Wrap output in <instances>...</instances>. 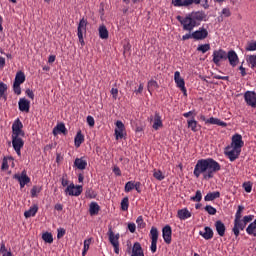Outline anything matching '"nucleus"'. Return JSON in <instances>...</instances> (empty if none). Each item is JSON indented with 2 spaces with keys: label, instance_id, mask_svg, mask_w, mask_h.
<instances>
[{
  "label": "nucleus",
  "instance_id": "1",
  "mask_svg": "<svg viewBox=\"0 0 256 256\" xmlns=\"http://www.w3.org/2000/svg\"><path fill=\"white\" fill-rule=\"evenodd\" d=\"M219 171H221V164H219V162L213 158H206L197 161L194 167L193 175L197 179H199V177L202 175L203 179L209 181V179H213L215 174Z\"/></svg>",
  "mask_w": 256,
  "mask_h": 256
},
{
  "label": "nucleus",
  "instance_id": "2",
  "mask_svg": "<svg viewBox=\"0 0 256 256\" xmlns=\"http://www.w3.org/2000/svg\"><path fill=\"white\" fill-rule=\"evenodd\" d=\"M25 137V131H23V122L18 118L12 124V147L18 157H21V149L25 147V141L23 140Z\"/></svg>",
  "mask_w": 256,
  "mask_h": 256
},
{
  "label": "nucleus",
  "instance_id": "3",
  "mask_svg": "<svg viewBox=\"0 0 256 256\" xmlns=\"http://www.w3.org/2000/svg\"><path fill=\"white\" fill-rule=\"evenodd\" d=\"M242 214L235 213L234 227L232 229L235 237H239L240 231H244L248 223L255 219V215H246L243 218Z\"/></svg>",
  "mask_w": 256,
  "mask_h": 256
},
{
  "label": "nucleus",
  "instance_id": "4",
  "mask_svg": "<svg viewBox=\"0 0 256 256\" xmlns=\"http://www.w3.org/2000/svg\"><path fill=\"white\" fill-rule=\"evenodd\" d=\"M177 21L181 24L183 31H188L191 33L195 27H199V22H195L191 14L186 15L185 17L178 15L176 16Z\"/></svg>",
  "mask_w": 256,
  "mask_h": 256
},
{
  "label": "nucleus",
  "instance_id": "5",
  "mask_svg": "<svg viewBox=\"0 0 256 256\" xmlns=\"http://www.w3.org/2000/svg\"><path fill=\"white\" fill-rule=\"evenodd\" d=\"M107 235H108L110 244L112 245V247H114V253H116V255H119V238H120L119 233L115 234L113 232V227L110 226L108 228Z\"/></svg>",
  "mask_w": 256,
  "mask_h": 256
},
{
  "label": "nucleus",
  "instance_id": "6",
  "mask_svg": "<svg viewBox=\"0 0 256 256\" xmlns=\"http://www.w3.org/2000/svg\"><path fill=\"white\" fill-rule=\"evenodd\" d=\"M212 57L213 63L219 67V65H221V61H227V52L223 49L214 50Z\"/></svg>",
  "mask_w": 256,
  "mask_h": 256
},
{
  "label": "nucleus",
  "instance_id": "7",
  "mask_svg": "<svg viewBox=\"0 0 256 256\" xmlns=\"http://www.w3.org/2000/svg\"><path fill=\"white\" fill-rule=\"evenodd\" d=\"M116 128L114 130V135L116 137V140L119 141V139H124V137H127V131L125 130V124L121 120H117Z\"/></svg>",
  "mask_w": 256,
  "mask_h": 256
},
{
  "label": "nucleus",
  "instance_id": "8",
  "mask_svg": "<svg viewBox=\"0 0 256 256\" xmlns=\"http://www.w3.org/2000/svg\"><path fill=\"white\" fill-rule=\"evenodd\" d=\"M85 33H87V20L82 18L77 28V35L81 45H85V40L83 39V35H85Z\"/></svg>",
  "mask_w": 256,
  "mask_h": 256
},
{
  "label": "nucleus",
  "instance_id": "9",
  "mask_svg": "<svg viewBox=\"0 0 256 256\" xmlns=\"http://www.w3.org/2000/svg\"><path fill=\"white\" fill-rule=\"evenodd\" d=\"M151 246L150 251L157 253V241H159V230L156 227H152L150 230Z\"/></svg>",
  "mask_w": 256,
  "mask_h": 256
},
{
  "label": "nucleus",
  "instance_id": "10",
  "mask_svg": "<svg viewBox=\"0 0 256 256\" xmlns=\"http://www.w3.org/2000/svg\"><path fill=\"white\" fill-rule=\"evenodd\" d=\"M224 155L229 159V161H237L239 155H241V150L235 149L231 146H227L224 151Z\"/></svg>",
  "mask_w": 256,
  "mask_h": 256
},
{
  "label": "nucleus",
  "instance_id": "11",
  "mask_svg": "<svg viewBox=\"0 0 256 256\" xmlns=\"http://www.w3.org/2000/svg\"><path fill=\"white\" fill-rule=\"evenodd\" d=\"M13 179L19 182L20 189H23L25 185H29L31 183V178L27 175V171L23 170L21 174H14Z\"/></svg>",
  "mask_w": 256,
  "mask_h": 256
},
{
  "label": "nucleus",
  "instance_id": "12",
  "mask_svg": "<svg viewBox=\"0 0 256 256\" xmlns=\"http://www.w3.org/2000/svg\"><path fill=\"white\" fill-rule=\"evenodd\" d=\"M174 81L176 83V87L182 91L183 95L187 97V88L185 87V79L181 77V72L176 71L174 73Z\"/></svg>",
  "mask_w": 256,
  "mask_h": 256
},
{
  "label": "nucleus",
  "instance_id": "13",
  "mask_svg": "<svg viewBox=\"0 0 256 256\" xmlns=\"http://www.w3.org/2000/svg\"><path fill=\"white\" fill-rule=\"evenodd\" d=\"M65 193L69 194L70 197H79V195L83 193V186L81 185L75 186V184L71 183L66 187Z\"/></svg>",
  "mask_w": 256,
  "mask_h": 256
},
{
  "label": "nucleus",
  "instance_id": "14",
  "mask_svg": "<svg viewBox=\"0 0 256 256\" xmlns=\"http://www.w3.org/2000/svg\"><path fill=\"white\" fill-rule=\"evenodd\" d=\"M244 101L248 105V107H252V109H256V93H255V91H246L244 93Z\"/></svg>",
  "mask_w": 256,
  "mask_h": 256
},
{
  "label": "nucleus",
  "instance_id": "15",
  "mask_svg": "<svg viewBox=\"0 0 256 256\" xmlns=\"http://www.w3.org/2000/svg\"><path fill=\"white\" fill-rule=\"evenodd\" d=\"M201 0H172L174 7H191V5H200Z\"/></svg>",
  "mask_w": 256,
  "mask_h": 256
},
{
  "label": "nucleus",
  "instance_id": "16",
  "mask_svg": "<svg viewBox=\"0 0 256 256\" xmlns=\"http://www.w3.org/2000/svg\"><path fill=\"white\" fill-rule=\"evenodd\" d=\"M150 121H153L152 129H154V131H159L163 128V119L159 112H155L154 116L150 117Z\"/></svg>",
  "mask_w": 256,
  "mask_h": 256
},
{
  "label": "nucleus",
  "instance_id": "17",
  "mask_svg": "<svg viewBox=\"0 0 256 256\" xmlns=\"http://www.w3.org/2000/svg\"><path fill=\"white\" fill-rule=\"evenodd\" d=\"M245 145V142L243 141V136L241 134H234L232 136V142L230 144V147L238 149L241 151V148Z\"/></svg>",
  "mask_w": 256,
  "mask_h": 256
},
{
  "label": "nucleus",
  "instance_id": "18",
  "mask_svg": "<svg viewBox=\"0 0 256 256\" xmlns=\"http://www.w3.org/2000/svg\"><path fill=\"white\" fill-rule=\"evenodd\" d=\"M192 36L195 41H203V39H207V37H209V31L200 27L198 30L192 32Z\"/></svg>",
  "mask_w": 256,
  "mask_h": 256
},
{
  "label": "nucleus",
  "instance_id": "19",
  "mask_svg": "<svg viewBox=\"0 0 256 256\" xmlns=\"http://www.w3.org/2000/svg\"><path fill=\"white\" fill-rule=\"evenodd\" d=\"M172 235H173V229L169 225H166L165 227H163L162 237L164 239V243H166L167 245H171Z\"/></svg>",
  "mask_w": 256,
  "mask_h": 256
},
{
  "label": "nucleus",
  "instance_id": "20",
  "mask_svg": "<svg viewBox=\"0 0 256 256\" xmlns=\"http://www.w3.org/2000/svg\"><path fill=\"white\" fill-rule=\"evenodd\" d=\"M227 59L231 67H237V65L239 64V56L234 50H230L226 53V60Z\"/></svg>",
  "mask_w": 256,
  "mask_h": 256
},
{
  "label": "nucleus",
  "instance_id": "21",
  "mask_svg": "<svg viewBox=\"0 0 256 256\" xmlns=\"http://www.w3.org/2000/svg\"><path fill=\"white\" fill-rule=\"evenodd\" d=\"M19 111L22 113H29V109H31V101L26 98H20L18 102Z\"/></svg>",
  "mask_w": 256,
  "mask_h": 256
},
{
  "label": "nucleus",
  "instance_id": "22",
  "mask_svg": "<svg viewBox=\"0 0 256 256\" xmlns=\"http://www.w3.org/2000/svg\"><path fill=\"white\" fill-rule=\"evenodd\" d=\"M74 167L80 171H85L87 169V160H85V157L76 158L74 160Z\"/></svg>",
  "mask_w": 256,
  "mask_h": 256
},
{
  "label": "nucleus",
  "instance_id": "23",
  "mask_svg": "<svg viewBox=\"0 0 256 256\" xmlns=\"http://www.w3.org/2000/svg\"><path fill=\"white\" fill-rule=\"evenodd\" d=\"M177 217L178 219H180V221H185L187 219H190L191 212L187 208L180 209L177 212Z\"/></svg>",
  "mask_w": 256,
  "mask_h": 256
},
{
  "label": "nucleus",
  "instance_id": "24",
  "mask_svg": "<svg viewBox=\"0 0 256 256\" xmlns=\"http://www.w3.org/2000/svg\"><path fill=\"white\" fill-rule=\"evenodd\" d=\"M187 124H188V129H191L193 133H197V131L201 129V125H199L197 120H195V116H193L191 120H187Z\"/></svg>",
  "mask_w": 256,
  "mask_h": 256
},
{
  "label": "nucleus",
  "instance_id": "25",
  "mask_svg": "<svg viewBox=\"0 0 256 256\" xmlns=\"http://www.w3.org/2000/svg\"><path fill=\"white\" fill-rule=\"evenodd\" d=\"M215 227L218 235L220 237H225V231H227V228L225 227V224L221 220L215 222Z\"/></svg>",
  "mask_w": 256,
  "mask_h": 256
},
{
  "label": "nucleus",
  "instance_id": "26",
  "mask_svg": "<svg viewBox=\"0 0 256 256\" xmlns=\"http://www.w3.org/2000/svg\"><path fill=\"white\" fill-rule=\"evenodd\" d=\"M189 15L192 16V19L195 21V23H199L207 17L203 11L192 12Z\"/></svg>",
  "mask_w": 256,
  "mask_h": 256
},
{
  "label": "nucleus",
  "instance_id": "27",
  "mask_svg": "<svg viewBox=\"0 0 256 256\" xmlns=\"http://www.w3.org/2000/svg\"><path fill=\"white\" fill-rule=\"evenodd\" d=\"M199 235H201L203 239H206V241H209V239H213V229H211L209 226H206L204 228V232L200 231Z\"/></svg>",
  "mask_w": 256,
  "mask_h": 256
},
{
  "label": "nucleus",
  "instance_id": "28",
  "mask_svg": "<svg viewBox=\"0 0 256 256\" xmlns=\"http://www.w3.org/2000/svg\"><path fill=\"white\" fill-rule=\"evenodd\" d=\"M99 211H101V206H99L97 202H91L89 206V214L91 217L99 215Z\"/></svg>",
  "mask_w": 256,
  "mask_h": 256
},
{
  "label": "nucleus",
  "instance_id": "29",
  "mask_svg": "<svg viewBox=\"0 0 256 256\" xmlns=\"http://www.w3.org/2000/svg\"><path fill=\"white\" fill-rule=\"evenodd\" d=\"M218 125L219 127H227L226 122L221 121L219 118L210 117L208 120H206V125Z\"/></svg>",
  "mask_w": 256,
  "mask_h": 256
},
{
  "label": "nucleus",
  "instance_id": "30",
  "mask_svg": "<svg viewBox=\"0 0 256 256\" xmlns=\"http://www.w3.org/2000/svg\"><path fill=\"white\" fill-rule=\"evenodd\" d=\"M38 211H39V206H37V204H34L32 207L29 208L28 211L24 212V217L26 219H29V217H35Z\"/></svg>",
  "mask_w": 256,
  "mask_h": 256
},
{
  "label": "nucleus",
  "instance_id": "31",
  "mask_svg": "<svg viewBox=\"0 0 256 256\" xmlns=\"http://www.w3.org/2000/svg\"><path fill=\"white\" fill-rule=\"evenodd\" d=\"M59 133H63V135H67V128L64 123L57 124V126L53 129V135H59Z\"/></svg>",
  "mask_w": 256,
  "mask_h": 256
},
{
  "label": "nucleus",
  "instance_id": "32",
  "mask_svg": "<svg viewBox=\"0 0 256 256\" xmlns=\"http://www.w3.org/2000/svg\"><path fill=\"white\" fill-rule=\"evenodd\" d=\"M219 197H221V192H219V191L209 192L204 197V201H215V199H219Z\"/></svg>",
  "mask_w": 256,
  "mask_h": 256
},
{
  "label": "nucleus",
  "instance_id": "33",
  "mask_svg": "<svg viewBox=\"0 0 256 256\" xmlns=\"http://www.w3.org/2000/svg\"><path fill=\"white\" fill-rule=\"evenodd\" d=\"M85 141V136L81 133V131L77 132L74 138L75 147H81V144Z\"/></svg>",
  "mask_w": 256,
  "mask_h": 256
},
{
  "label": "nucleus",
  "instance_id": "34",
  "mask_svg": "<svg viewBox=\"0 0 256 256\" xmlns=\"http://www.w3.org/2000/svg\"><path fill=\"white\" fill-rule=\"evenodd\" d=\"M100 39H109V30L105 25H101L98 29Z\"/></svg>",
  "mask_w": 256,
  "mask_h": 256
},
{
  "label": "nucleus",
  "instance_id": "35",
  "mask_svg": "<svg viewBox=\"0 0 256 256\" xmlns=\"http://www.w3.org/2000/svg\"><path fill=\"white\" fill-rule=\"evenodd\" d=\"M14 83L17 85H22V83H25V73L23 71L16 73Z\"/></svg>",
  "mask_w": 256,
  "mask_h": 256
},
{
  "label": "nucleus",
  "instance_id": "36",
  "mask_svg": "<svg viewBox=\"0 0 256 256\" xmlns=\"http://www.w3.org/2000/svg\"><path fill=\"white\" fill-rule=\"evenodd\" d=\"M147 89L149 93H152V91H155V89H159V84L155 80L148 81Z\"/></svg>",
  "mask_w": 256,
  "mask_h": 256
},
{
  "label": "nucleus",
  "instance_id": "37",
  "mask_svg": "<svg viewBox=\"0 0 256 256\" xmlns=\"http://www.w3.org/2000/svg\"><path fill=\"white\" fill-rule=\"evenodd\" d=\"M7 84L0 82V97H3L4 101H7Z\"/></svg>",
  "mask_w": 256,
  "mask_h": 256
},
{
  "label": "nucleus",
  "instance_id": "38",
  "mask_svg": "<svg viewBox=\"0 0 256 256\" xmlns=\"http://www.w3.org/2000/svg\"><path fill=\"white\" fill-rule=\"evenodd\" d=\"M246 61L251 65V69H256V55H247Z\"/></svg>",
  "mask_w": 256,
  "mask_h": 256
},
{
  "label": "nucleus",
  "instance_id": "39",
  "mask_svg": "<svg viewBox=\"0 0 256 256\" xmlns=\"http://www.w3.org/2000/svg\"><path fill=\"white\" fill-rule=\"evenodd\" d=\"M92 241H93V238H88V239L84 240L82 256L87 255V251H89V247H90Z\"/></svg>",
  "mask_w": 256,
  "mask_h": 256
},
{
  "label": "nucleus",
  "instance_id": "40",
  "mask_svg": "<svg viewBox=\"0 0 256 256\" xmlns=\"http://www.w3.org/2000/svg\"><path fill=\"white\" fill-rule=\"evenodd\" d=\"M42 239L45 243H53V234L49 233V232H45L42 234Z\"/></svg>",
  "mask_w": 256,
  "mask_h": 256
},
{
  "label": "nucleus",
  "instance_id": "41",
  "mask_svg": "<svg viewBox=\"0 0 256 256\" xmlns=\"http://www.w3.org/2000/svg\"><path fill=\"white\" fill-rule=\"evenodd\" d=\"M133 189H135V182L134 181H128L125 184V187H124L125 193H131V191H133Z\"/></svg>",
  "mask_w": 256,
  "mask_h": 256
},
{
  "label": "nucleus",
  "instance_id": "42",
  "mask_svg": "<svg viewBox=\"0 0 256 256\" xmlns=\"http://www.w3.org/2000/svg\"><path fill=\"white\" fill-rule=\"evenodd\" d=\"M245 51H256V41H248L245 46Z\"/></svg>",
  "mask_w": 256,
  "mask_h": 256
},
{
  "label": "nucleus",
  "instance_id": "43",
  "mask_svg": "<svg viewBox=\"0 0 256 256\" xmlns=\"http://www.w3.org/2000/svg\"><path fill=\"white\" fill-rule=\"evenodd\" d=\"M121 210L128 211L129 210V197H124L121 201Z\"/></svg>",
  "mask_w": 256,
  "mask_h": 256
},
{
  "label": "nucleus",
  "instance_id": "44",
  "mask_svg": "<svg viewBox=\"0 0 256 256\" xmlns=\"http://www.w3.org/2000/svg\"><path fill=\"white\" fill-rule=\"evenodd\" d=\"M197 51H200L201 53H207V51H211V45L201 44L197 47Z\"/></svg>",
  "mask_w": 256,
  "mask_h": 256
},
{
  "label": "nucleus",
  "instance_id": "45",
  "mask_svg": "<svg viewBox=\"0 0 256 256\" xmlns=\"http://www.w3.org/2000/svg\"><path fill=\"white\" fill-rule=\"evenodd\" d=\"M201 199H203V194L201 193V190H197L195 196H192L190 198L191 201H194L196 203H200Z\"/></svg>",
  "mask_w": 256,
  "mask_h": 256
},
{
  "label": "nucleus",
  "instance_id": "46",
  "mask_svg": "<svg viewBox=\"0 0 256 256\" xmlns=\"http://www.w3.org/2000/svg\"><path fill=\"white\" fill-rule=\"evenodd\" d=\"M153 177L157 179V181H163L165 179V175L161 170H154Z\"/></svg>",
  "mask_w": 256,
  "mask_h": 256
},
{
  "label": "nucleus",
  "instance_id": "47",
  "mask_svg": "<svg viewBox=\"0 0 256 256\" xmlns=\"http://www.w3.org/2000/svg\"><path fill=\"white\" fill-rule=\"evenodd\" d=\"M85 195H86L87 199H95L97 197V193L94 192V190L91 188H88L86 190Z\"/></svg>",
  "mask_w": 256,
  "mask_h": 256
},
{
  "label": "nucleus",
  "instance_id": "48",
  "mask_svg": "<svg viewBox=\"0 0 256 256\" xmlns=\"http://www.w3.org/2000/svg\"><path fill=\"white\" fill-rule=\"evenodd\" d=\"M204 209L208 215H217V209L211 205H206Z\"/></svg>",
  "mask_w": 256,
  "mask_h": 256
},
{
  "label": "nucleus",
  "instance_id": "49",
  "mask_svg": "<svg viewBox=\"0 0 256 256\" xmlns=\"http://www.w3.org/2000/svg\"><path fill=\"white\" fill-rule=\"evenodd\" d=\"M136 223L138 225V228L139 229H145L146 227V223L145 221L143 220V216H139L137 219H136Z\"/></svg>",
  "mask_w": 256,
  "mask_h": 256
},
{
  "label": "nucleus",
  "instance_id": "50",
  "mask_svg": "<svg viewBox=\"0 0 256 256\" xmlns=\"http://www.w3.org/2000/svg\"><path fill=\"white\" fill-rule=\"evenodd\" d=\"M243 189L246 191V193H251V191H253V185L251 182H245L243 184Z\"/></svg>",
  "mask_w": 256,
  "mask_h": 256
},
{
  "label": "nucleus",
  "instance_id": "51",
  "mask_svg": "<svg viewBox=\"0 0 256 256\" xmlns=\"http://www.w3.org/2000/svg\"><path fill=\"white\" fill-rule=\"evenodd\" d=\"M143 252V249L141 248V244L139 242L134 243L132 253H139Z\"/></svg>",
  "mask_w": 256,
  "mask_h": 256
},
{
  "label": "nucleus",
  "instance_id": "52",
  "mask_svg": "<svg viewBox=\"0 0 256 256\" xmlns=\"http://www.w3.org/2000/svg\"><path fill=\"white\" fill-rule=\"evenodd\" d=\"M62 187H67L69 185V178H67V174H63L61 178Z\"/></svg>",
  "mask_w": 256,
  "mask_h": 256
},
{
  "label": "nucleus",
  "instance_id": "53",
  "mask_svg": "<svg viewBox=\"0 0 256 256\" xmlns=\"http://www.w3.org/2000/svg\"><path fill=\"white\" fill-rule=\"evenodd\" d=\"M13 91L16 95H21V84H13Z\"/></svg>",
  "mask_w": 256,
  "mask_h": 256
},
{
  "label": "nucleus",
  "instance_id": "54",
  "mask_svg": "<svg viewBox=\"0 0 256 256\" xmlns=\"http://www.w3.org/2000/svg\"><path fill=\"white\" fill-rule=\"evenodd\" d=\"M65 229L64 228H58L57 229V239H62V237H65Z\"/></svg>",
  "mask_w": 256,
  "mask_h": 256
},
{
  "label": "nucleus",
  "instance_id": "55",
  "mask_svg": "<svg viewBox=\"0 0 256 256\" xmlns=\"http://www.w3.org/2000/svg\"><path fill=\"white\" fill-rule=\"evenodd\" d=\"M86 121L89 127H95V118L93 116H87Z\"/></svg>",
  "mask_w": 256,
  "mask_h": 256
},
{
  "label": "nucleus",
  "instance_id": "56",
  "mask_svg": "<svg viewBox=\"0 0 256 256\" xmlns=\"http://www.w3.org/2000/svg\"><path fill=\"white\" fill-rule=\"evenodd\" d=\"M221 15H223V17H231V9L223 8L221 11Z\"/></svg>",
  "mask_w": 256,
  "mask_h": 256
},
{
  "label": "nucleus",
  "instance_id": "57",
  "mask_svg": "<svg viewBox=\"0 0 256 256\" xmlns=\"http://www.w3.org/2000/svg\"><path fill=\"white\" fill-rule=\"evenodd\" d=\"M213 79H220L222 81H229V76H221L219 74L213 75Z\"/></svg>",
  "mask_w": 256,
  "mask_h": 256
},
{
  "label": "nucleus",
  "instance_id": "58",
  "mask_svg": "<svg viewBox=\"0 0 256 256\" xmlns=\"http://www.w3.org/2000/svg\"><path fill=\"white\" fill-rule=\"evenodd\" d=\"M128 230L130 231V233H135V231H137V226L135 225V223H129Z\"/></svg>",
  "mask_w": 256,
  "mask_h": 256
},
{
  "label": "nucleus",
  "instance_id": "59",
  "mask_svg": "<svg viewBox=\"0 0 256 256\" xmlns=\"http://www.w3.org/2000/svg\"><path fill=\"white\" fill-rule=\"evenodd\" d=\"M112 171L114 175H116L117 177H121V168H119V166H114Z\"/></svg>",
  "mask_w": 256,
  "mask_h": 256
},
{
  "label": "nucleus",
  "instance_id": "60",
  "mask_svg": "<svg viewBox=\"0 0 256 256\" xmlns=\"http://www.w3.org/2000/svg\"><path fill=\"white\" fill-rule=\"evenodd\" d=\"M113 99H117V95H119V89L117 88H112L111 91H110Z\"/></svg>",
  "mask_w": 256,
  "mask_h": 256
},
{
  "label": "nucleus",
  "instance_id": "61",
  "mask_svg": "<svg viewBox=\"0 0 256 256\" xmlns=\"http://www.w3.org/2000/svg\"><path fill=\"white\" fill-rule=\"evenodd\" d=\"M25 93L29 99H35V93H33V90L27 89Z\"/></svg>",
  "mask_w": 256,
  "mask_h": 256
},
{
  "label": "nucleus",
  "instance_id": "62",
  "mask_svg": "<svg viewBox=\"0 0 256 256\" xmlns=\"http://www.w3.org/2000/svg\"><path fill=\"white\" fill-rule=\"evenodd\" d=\"M30 193H31V197H37V193H39V189L37 188V186H33Z\"/></svg>",
  "mask_w": 256,
  "mask_h": 256
},
{
  "label": "nucleus",
  "instance_id": "63",
  "mask_svg": "<svg viewBox=\"0 0 256 256\" xmlns=\"http://www.w3.org/2000/svg\"><path fill=\"white\" fill-rule=\"evenodd\" d=\"M134 189L137 193H141V182H134Z\"/></svg>",
  "mask_w": 256,
  "mask_h": 256
},
{
  "label": "nucleus",
  "instance_id": "64",
  "mask_svg": "<svg viewBox=\"0 0 256 256\" xmlns=\"http://www.w3.org/2000/svg\"><path fill=\"white\" fill-rule=\"evenodd\" d=\"M0 253H7V247L5 246V243L2 241L0 244Z\"/></svg>",
  "mask_w": 256,
  "mask_h": 256
}]
</instances>
